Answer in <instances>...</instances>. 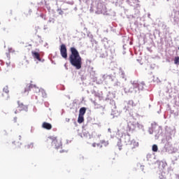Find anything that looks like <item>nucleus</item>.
<instances>
[{"instance_id": "9d476101", "label": "nucleus", "mask_w": 179, "mask_h": 179, "mask_svg": "<svg viewBox=\"0 0 179 179\" xmlns=\"http://www.w3.org/2000/svg\"><path fill=\"white\" fill-rule=\"evenodd\" d=\"M3 93H5L6 97H9V88L8 86L3 89Z\"/></svg>"}, {"instance_id": "f257e3e1", "label": "nucleus", "mask_w": 179, "mask_h": 179, "mask_svg": "<svg viewBox=\"0 0 179 179\" xmlns=\"http://www.w3.org/2000/svg\"><path fill=\"white\" fill-rule=\"evenodd\" d=\"M70 52L71 55L69 57L70 64L73 66H75L76 69H80L82 68V57H80L79 52L75 47L70 48Z\"/></svg>"}, {"instance_id": "20e7f679", "label": "nucleus", "mask_w": 179, "mask_h": 179, "mask_svg": "<svg viewBox=\"0 0 179 179\" xmlns=\"http://www.w3.org/2000/svg\"><path fill=\"white\" fill-rule=\"evenodd\" d=\"M17 104L19 111H28L29 108L27 105H24L23 103L20 102V101H17Z\"/></svg>"}, {"instance_id": "4468645a", "label": "nucleus", "mask_w": 179, "mask_h": 179, "mask_svg": "<svg viewBox=\"0 0 179 179\" xmlns=\"http://www.w3.org/2000/svg\"><path fill=\"white\" fill-rule=\"evenodd\" d=\"M83 121H85V118L83 117V115H78V124H82V122H83Z\"/></svg>"}, {"instance_id": "0eeeda50", "label": "nucleus", "mask_w": 179, "mask_h": 179, "mask_svg": "<svg viewBox=\"0 0 179 179\" xmlns=\"http://www.w3.org/2000/svg\"><path fill=\"white\" fill-rule=\"evenodd\" d=\"M128 127L129 131H135V128H136V123L134 122H129L128 124Z\"/></svg>"}, {"instance_id": "dca6fc26", "label": "nucleus", "mask_w": 179, "mask_h": 179, "mask_svg": "<svg viewBox=\"0 0 179 179\" xmlns=\"http://www.w3.org/2000/svg\"><path fill=\"white\" fill-rule=\"evenodd\" d=\"M33 87L31 84H29L26 86L24 92H29L30 89Z\"/></svg>"}, {"instance_id": "39448f33", "label": "nucleus", "mask_w": 179, "mask_h": 179, "mask_svg": "<svg viewBox=\"0 0 179 179\" xmlns=\"http://www.w3.org/2000/svg\"><path fill=\"white\" fill-rule=\"evenodd\" d=\"M31 55L33 58H34V59H37V61H39V62H41V57H40V53L36 51H32Z\"/></svg>"}, {"instance_id": "1a4fd4ad", "label": "nucleus", "mask_w": 179, "mask_h": 179, "mask_svg": "<svg viewBox=\"0 0 179 179\" xmlns=\"http://www.w3.org/2000/svg\"><path fill=\"white\" fill-rule=\"evenodd\" d=\"M131 85H132V89L134 90L135 92H138V87L139 85V82L134 80L133 82H131Z\"/></svg>"}, {"instance_id": "2eb2a0df", "label": "nucleus", "mask_w": 179, "mask_h": 179, "mask_svg": "<svg viewBox=\"0 0 179 179\" xmlns=\"http://www.w3.org/2000/svg\"><path fill=\"white\" fill-rule=\"evenodd\" d=\"M0 97L1 99H3V100H9V97L6 96L5 92H2Z\"/></svg>"}, {"instance_id": "a211bd4d", "label": "nucleus", "mask_w": 179, "mask_h": 179, "mask_svg": "<svg viewBox=\"0 0 179 179\" xmlns=\"http://www.w3.org/2000/svg\"><path fill=\"white\" fill-rule=\"evenodd\" d=\"M174 64L176 65H179V57H176L174 59Z\"/></svg>"}, {"instance_id": "f03ea898", "label": "nucleus", "mask_w": 179, "mask_h": 179, "mask_svg": "<svg viewBox=\"0 0 179 179\" xmlns=\"http://www.w3.org/2000/svg\"><path fill=\"white\" fill-rule=\"evenodd\" d=\"M47 145H50L51 143L52 146H54L55 149H61L62 148V141L61 139L58 138L55 136H50L45 141Z\"/></svg>"}, {"instance_id": "f8f14e48", "label": "nucleus", "mask_w": 179, "mask_h": 179, "mask_svg": "<svg viewBox=\"0 0 179 179\" xmlns=\"http://www.w3.org/2000/svg\"><path fill=\"white\" fill-rule=\"evenodd\" d=\"M145 87V83H138V87L137 88V90H143Z\"/></svg>"}, {"instance_id": "6ab92c4d", "label": "nucleus", "mask_w": 179, "mask_h": 179, "mask_svg": "<svg viewBox=\"0 0 179 179\" xmlns=\"http://www.w3.org/2000/svg\"><path fill=\"white\" fill-rule=\"evenodd\" d=\"M92 146H93V148H96V146H99V144H97V143H94L92 144Z\"/></svg>"}, {"instance_id": "423d86ee", "label": "nucleus", "mask_w": 179, "mask_h": 179, "mask_svg": "<svg viewBox=\"0 0 179 179\" xmlns=\"http://www.w3.org/2000/svg\"><path fill=\"white\" fill-rule=\"evenodd\" d=\"M42 128H44V129L50 130L52 129V125L47 122H45L42 124Z\"/></svg>"}, {"instance_id": "412c9836", "label": "nucleus", "mask_w": 179, "mask_h": 179, "mask_svg": "<svg viewBox=\"0 0 179 179\" xmlns=\"http://www.w3.org/2000/svg\"><path fill=\"white\" fill-rule=\"evenodd\" d=\"M13 122H17V117H14L13 118Z\"/></svg>"}, {"instance_id": "7ed1b4c3", "label": "nucleus", "mask_w": 179, "mask_h": 179, "mask_svg": "<svg viewBox=\"0 0 179 179\" xmlns=\"http://www.w3.org/2000/svg\"><path fill=\"white\" fill-rule=\"evenodd\" d=\"M60 55L64 59H68V50L66 49V45L65 44H62L60 45Z\"/></svg>"}, {"instance_id": "f3484780", "label": "nucleus", "mask_w": 179, "mask_h": 179, "mask_svg": "<svg viewBox=\"0 0 179 179\" xmlns=\"http://www.w3.org/2000/svg\"><path fill=\"white\" fill-rule=\"evenodd\" d=\"M159 150V148L157 147V145L154 144L152 145V152H157Z\"/></svg>"}, {"instance_id": "9b49d317", "label": "nucleus", "mask_w": 179, "mask_h": 179, "mask_svg": "<svg viewBox=\"0 0 179 179\" xmlns=\"http://www.w3.org/2000/svg\"><path fill=\"white\" fill-rule=\"evenodd\" d=\"M138 146H139L138 143H136V142H131V149L132 150L136 149V148H138Z\"/></svg>"}, {"instance_id": "6e6552de", "label": "nucleus", "mask_w": 179, "mask_h": 179, "mask_svg": "<svg viewBox=\"0 0 179 179\" xmlns=\"http://www.w3.org/2000/svg\"><path fill=\"white\" fill-rule=\"evenodd\" d=\"M34 148V144L33 143L28 142L24 145L25 150H30V149H33Z\"/></svg>"}, {"instance_id": "ddd939ff", "label": "nucleus", "mask_w": 179, "mask_h": 179, "mask_svg": "<svg viewBox=\"0 0 179 179\" xmlns=\"http://www.w3.org/2000/svg\"><path fill=\"white\" fill-rule=\"evenodd\" d=\"M86 114V108L83 107L80 109L79 115H85Z\"/></svg>"}, {"instance_id": "aec40b11", "label": "nucleus", "mask_w": 179, "mask_h": 179, "mask_svg": "<svg viewBox=\"0 0 179 179\" xmlns=\"http://www.w3.org/2000/svg\"><path fill=\"white\" fill-rule=\"evenodd\" d=\"M131 104H134V101H129L128 106H131Z\"/></svg>"}]
</instances>
